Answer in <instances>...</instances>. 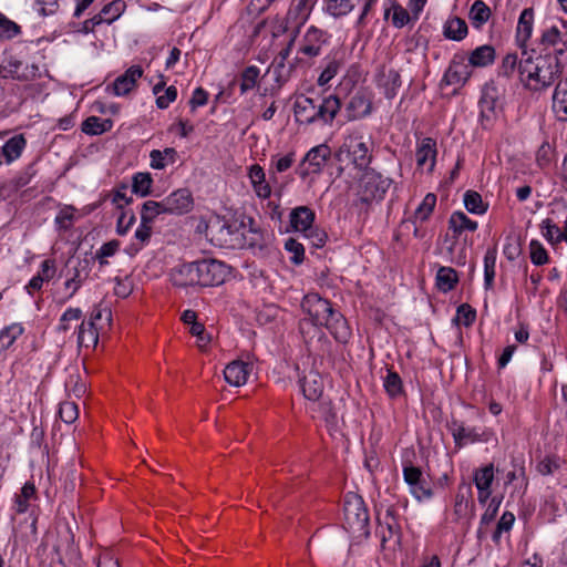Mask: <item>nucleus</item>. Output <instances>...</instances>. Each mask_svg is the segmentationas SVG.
Wrapping results in <instances>:
<instances>
[{"label":"nucleus","instance_id":"1","mask_svg":"<svg viewBox=\"0 0 567 567\" xmlns=\"http://www.w3.org/2000/svg\"><path fill=\"white\" fill-rule=\"evenodd\" d=\"M301 309L309 316L316 327H326L340 343H347L351 331L344 317L333 309L329 300L316 292L307 293L301 301Z\"/></svg>","mask_w":567,"mask_h":567},{"label":"nucleus","instance_id":"2","mask_svg":"<svg viewBox=\"0 0 567 567\" xmlns=\"http://www.w3.org/2000/svg\"><path fill=\"white\" fill-rule=\"evenodd\" d=\"M522 55L518 72L529 90H545L551 86L563 73V65L557 55L546 53L533 59L526 51H523Z\"/></svg>","mask_w":567,"mask_h":567},{"label":"nucleus","instance_id":"3","mask_svg":"<svg viewBox=\"0 0 567 567\" xmlns=\"http://www.w3.org/2000/svg\"><path fill=\"white\" fill-rule=\"evenodd\" d=\"M341 109L340 99L329 95L323 99H311L299 95L293 103V113L299 124H331Z\"/></svg>","mask_w":567,"mask_h":567},{"label":"nucleus","instance_id":"4","mask_svg":"<svg viewBox=\"0 0 567 567\" xmlns=\"http://www.w3.org/2000/svg\"><path fill=\"white\" fill-rule=\"evenodd\" d=\"M391 184L392 181L383 177L380 173L365 171L360 179L359 195L361 202L369 204L383 199Z\"/></svg>","mask_w":567,"mask_h":567},{"label":"nucleus","instance_id":"5","mask_svg":"<svg viewBox=\"0 0 567 567\" xmlns=\"http://www.w3.org/2000/svg\"><path fill=\"white\" fill-rule=\"evenodd\" d=\"M197 284L200 287H213L221 285L227 275V266L216 259H202L195 261Z\"/></svg>","mask_w":567,"mask_h":567},{"label":"nucleus","instance_id":"6","mask_svg":"<svg viewBox=\"0 0 567 567\" xmlns=\"http://www.w3.org/2000/svg\"><path fill=\"white\" fill-rule=\"evenodd\" d=\"M344 518L353 530L362 532L369 524V513L359 495H347L343 504Z\"/></svg>","mask_w":567,"mask_h":567},{"label":"nucleus","instance_id":"7","mask_svg":"<svg viewBox=\"0 0 567 567\" xmlns=\"http://www.w3.org/2000/svg\"><path fill=\"white\" fill-rule=\"evenodd\" d=\"M248 221L249 229L241 233L246 245L254 250L255 255L259 257H266L270 255L272 249V234L257 227L252 218H249Z\"/></svg>","mask_w":567,"mask_h":567},{"label":"nucleus","instance_id":"8","mask_svg":"<svg viewBox=\"0 0 567 567\" xmlns=\"http://www.w3.org/2000/svg\"><path fill=\"white\" fill-rule=\"evenodd\" d=\"M344 146H347L346 151L343 147H341L337 153L339 161H342V155L346 154V156L353 163L357 168H368L371 162V155L368 145L363 141L359 138H351L350 143L348 145L346 144Z\"/></svg>","mask_w":567,"mask_h":567},{"label":"nucleus","instance_id":"9","mask_svg":"<svg viewBox=\"0 0 567 567\" xmlns=\"http://www.w3.org/2000/svg\"><path fill=\"white\" fill-rule=\"evenodd\" d=\"M165 214L183 215L192 210L194 200L189 189L179 188L163 200Z\"/></svg>","mask_w":567,"mask_h":567},{"label":"nucleus","instance_id":"10","mask_svg":"<svg viewBox=\"0 0 567 567\" xmlns=\"http://www.w3.org/2000/svg\"><path fill=\"white\" fill-rule=\"evenodd\" d=\"M403 476L406 484L410 486L412 494L419 499L430 498L432 489L426 483L420 467L406 465L403 468Z\"/></svg>","mask_w":567,"mask_h":567},{"label":"nucleus","instance_id":"11","mask_svg":"<svg viewBox=\"0 0 567 567\" xmlns=\"http://www.w3.org/2000/svg\"><path fill=\"white\" fill-rule=\"evenodd\" d=\"M470 64L465 63L463 54H455L445 71L443 82L447 85H463L471 76Z\"/></svg>","mask_w":567,"mask_h":567},{"label":"nucleus","instance_id":"12","mask_svg":"<svg viewBox=\"0 0 567 567\" xmlns=\"http://www.w3.org/2000/svg\"><path fill=\"white\" fill-rule=\"evenodd\" d=\"M65 267V276L68 277L65 287H69L70 284H74V288L70 295V297H72L81 287L82 282L87 278L90 272V261L87 259L70 258L68 259Z\"/></svg>","mask_w":567,"mask_h":567},{"label":"nucleus","instance_id":"13","mask_svg":"<svg viewBox=\"0 0 567 567\" xmlns=\"http://www.w3.org/2000/svg\"><path fill=\"white\" fill-rule=\"evenodd\" d=\"M169 278L175 287L186 288L198 286L195 261L174 267L169 272Z\"/></svg>","mask_w":567,"mask_h":567},{"label":"nucleus","instance_id":"14","mask_svg":"<svg viewBox=\"0 0 567 567\" xmlns=\"http://www.w3.org/2000/svg\"><path fill=\"white\" fill-rule=\"evenodd\" d=\"M330 156L331 150L327 144H320L312 147L302 161V165L308 164L303 174H319Z\"/></svg>","mask_w":567,"mask_h":567},{"label":"nucleus","instance_id":"15","mask_svg":"<svg viewBox=\"0 0 567 567\" xmlns=\"http://www.w3.org/2000/svg\"><path fill=\"white\" fill-rule=\"evenodd\" d=\"M143 75V69L140 65H132L122 75L113 82V92L115 95L128 94L135 89L136 82Z\"/></svg>","mask_w":567,"mask_h":567},{"label":"nucleus","instance_id":"16","mask_svg":"<svg viewBox=\"0 0 567 567\" xmlns=\"http://www.w3.org/2000/svg\"><path fill=\"white\" fill-rule=\"evenodd\" d=\"M371 112V101L363 93H355L351 96L347 107V118L348 121H353L357 118H361L370 114Z\"/></svg>","mask_w":567,"mask_h":567},{"label":"nucleus","instance_id":"17","mask_svg":"<svg viewBox=\"0 0 567 567\" xmlns=\"http://www.w3.org/2000/svg\"><path fill=\"white\" fill-rule=\"evenodd\" d=\"M250 365L243 361H233L224 370L225 380L234 385L240 386L247 382Z\"/></svg>","mask_w":567,"mask_h":567},{"label":"nucleus","instance_id":"18","mask_svg":"<svg viewBox=\"0 0 567 567\" xmlns=\"http://www.w3.org/2000/svg\"><path fill=\"white\" fill-rule=\"evenodd\" d=\"M315 221V212L308 206H299L290 213V225L296 231L306 233Z\"/></svg>","mask_w":567,"mask_h":567},{"label":"nucleus","instance_id":"19","mask_svg":"<svg viewBox=\"0 0 567 567\" xmlns=\"http://www.w3.org/2000/svg\"><path fill=\"white\" fill-rule=\"evenodd\" d=\"M436 153L435 140L431 137L423 138L415 153L417 166L423 167L430 162L429 171L432 172L435 165Z\"/></svg>","mask_w":567,"mask_h":567},{"label":"nucleus","instance_id":"20","mask_svg":"<svg viewBox=\"0 0 567 567\" xmlns=\"http://www.w3.org/2000/svg\"><path fill=\"white\" fill-rule=\"evenodd\" d=\"M378 84L384 89V96L389 100H392L395 97L398 89L402 84L401 75L396 70L391 69L385 72L383 69L379 73Z\"/></svg>","mask_w":567,"mask_h":567},{"label":"nucleus","instance_id":"21","mask_svg":"<svg viewBox=\"0 0 567 567\" xmlns=\"http://www.w3.org/2000/svg\"><path fill=\"white\" fill-rule=\"evenodd\" d=\"M300 383L305 398L312 401L320 399L323 392V382L319 373L310 371L300 380Z\"/></svg>","mask_w":567,"mask_h":567},{"label":"nucleus","instance_id":"22","mask_svg":"<svg viewBox=\"0 0 567 567\" xmlns=\"http://www.w3.org/2000/svg\"><path fill=\"white\" fill-rule=\"evenodd\" d=\"M553 110L559 121H567V78L558 82L555 87Z\"/></svg>","mask_w":567,"mask_h":567},{"label":"nucleus","instance_id":"23","mask_svg":"<svg viewBox=\"0 0 567 567\" xmlns=\"http://www.w3.org/2000/svg\"><path fill=\"white\" fill-rule=\"evenodd\" d=\"M534 22V11L532 8H526L522 11L516 30V39L524 47L532 35Z\"/></svg>","mask_w":567,"mask_h":567},{"label":"nucleus","instance_id":"24","mask_svg":"<svg viewBox=\"0 0 567 567\" xmlns=\"http://www.w3.org/2000/svg\"><path fill=\"white\" fill-rule=\"evenodd\" d=\"M495 105H496V97L492 94H489L488 91H485L480 100V107H481V124L484 128H488L493 121L495 120Z\"/></svg>","mask_w":567,"mask_h":567},{"label":"nucleus","instance_id":"25","mask_svg":"<svg viewBox=\"0 0 567 567\" xmlns=\"http://www.w3.org/2000/svg\"><path fill=\"white\" fill-rule=\"evenodd\" d=\"M495 60V49L485 44L476 48L468 56V64L475 68H484Z\"/></svg>","mask_w":567,"mask_h":567},{"label":"nucleus","instance_id":"26","mask_svg":"<svg viewBox=\"0 0 567 567\" xmlns=\"http://www.w3.org/2000/svg\"><path fill=\"white\" fill-rule=\"evenodd\" d=\"M449 227L454 231L457 237L463 230L475 231L477 223L470 219L463 212H454L449 219Z\"/></svg>","mask_w":567,"mask_h":567},{"label":"nucleus","instance_id":"27","mask_svg":"<svg viewBox=\"0 0 567 567\" xmlns=\"http://www.w3.org/2000/svg\"><path fill=\"white\" fill-rule=\"evenodd\" d=\"M113 126V121L110 118H100L97 116H89L82 123V131L89 135H100L109 132Z\"/></svg>","mask_w":567,"mask_h":567},{"label":"nucleus","instance_id":"28","mask_svg":"<svg viewBox=\"0 0 567 567\" xmlns=\"http://www.w3.org/2000/svg\"><path fill=\"white\" fill-rule=\"evenodd\" d=\"M24 146L25 138L23 137V135L19 134L9 138L2 146V154L7 163H11L12 161L20 157Z\"/></svg>","mask_w":567,"mask_h":567},{"label":"nucleus","instance_id":"29","mask_svg":"<svg viewBox=\"0 0 567 567\" xmlns=\"http://www.w3.org/2000/svg\"><path fill=\"white\" fill-rule=\"evenodd\" d=\"M458 281L457 272L451 267H441L436 274V286L439 290L447 292L454 289Z\"/></svg>","mask_w":567,"mask_h":567},{"label":"nucleus","instance_id":"30","mask_svg":"<svg viewBox=\"0 0 567 567\" xmlns=\"http://www.w3.org/2000/svg\"><path fill=\"white\" fill-rule=\"evenodd\" d=\"M496 257V247L488 248L484 256V286L486 290L494 285Z\"/></svg>","mask_w":567,"mask_h":567},{"label":"nucleus","instance_id":"31","mask_svg":"<svg viewBox=\"0 0 567 567\" xmlns=\"http://www.w3.org/2000/svg\"><path fill=\"white\" fill-rule=\"evenodd\" d=\"M177 152L173 147H167L163 152L159 150H153L150 154L151 166L155 169H163L167 163H174L176 161Z\"/></svg>","mask_w":567,"mask_h":567},{"label":"nucleus","instance_id":"32","mask_svg":"<svg viewBox=\"0 0 567 567\" xmlns=\"http://www.w3.org/2000/svg\"><path fill=\"white\" fill-rule=\"evenodd\" d=\"M467 34V24L463 19L453 18L444 25V35L447 39L461 41Z\"/></svg>","mask_w":567,"mask_h":567},{"label":"nucleus","instance_id":"33","mask_svg":"<svg viewBox=\"0 0 567 567\" xmlns=\"http://www.w3.org/2000/svg\"><path fill=\"white\" fill-rule=\"evenodd\" d=\"M99 341V333L96 328L94 327L93 321H83L80 326L78 333V342L80 346L90 347L91 344L95 347Z\"/></svg>","mask_w":567,"mask_h":567},{"label":"nucleus","instance_id":"34","mask_svg":"<svg viewBox=\"0 0 567 567\" xmlns=\"http://www.w3.org/2000/svg\"><path fill=\"white\" fill-rule=\"evenodd\" d=\"M23 333L20 323H12L0 331V353L9 349L13 342Z\"/></svg>","mask_w":567,"mask_h":567},{"label":"nucleus","instance_id":"35","mask_svg":"<svg viewBox=\"0 0 567 567\" xmlns=\"http://www.w3.org/2000/svg\"><path fill=\"white\" fill-rule=\"evenodd\" d=\"M161 214H165L163 202L146 200L142 205L141 209V221L143 224H153L155 218Z\"/></svg>","mask_w":567,"mask_h":567},{"label":"nucleus","instance_id":"36","mask_svg":"<svg viewBox=\"0 0 567 567\" xmlns=\"http://www.w3.org/2000/svg\"><path fill=\"white\" fill-rule=\"evenodd\" d=\"M259 73L260 70L256 65H249L243 70L239 80L240 94H246L256 86Z\"/></svg>","mask_w":567,"mask_h":567},{"label":"nucleus","instance_id":"37","mask_svg":"<svg viewBox=\"0 0 567 567\" xmlns=\"http://www.w3.org/2000/svg\"><path fill=\"white\" fill-rule=\"evenodd\" d=\"M491 9L482 0H476L471 8L470 16L475 28L482 27L491 17Z\"/></svg>","mask_w":567,"mask_h":567},{"label":"nucleus","instance_id":"38","mask_svg":"<svg viewBox=\"0 0 567 567\" xmlns=\"http://www.w3.org/2000/svg\"><path fill=\"white\" fill-rule=\"evenodd\" d=\"M153 179L150 173H136L132 178V192L142 197L151 194Z\"/></svg>","mask_w":567,"mask_h":567},{"label":"nucleus","instance_id":"39","mask_svg":"<svg viewBox=\"0 0 567 567\" xmlns=\"http://www.w3.org/2000/svg\"><path fill=\"white\" fill-rule=\"evenodd\" d=\"M465 208L472 214H484L487 210V204L482 199L481 194L475 190H467L464 194Z\"/></svg>","mask_w":567,"mask_h":567},{"label":"nucleus","instance_id":"40","mask_svg":"<svg viewBox=\"0 0 567 567\" xmlns=\"http://www.w3.org/2000/svg\"><path fill=\"white\" fill-rule=\"evenodd\" d=\"M494 481V465L492 463L475 471L474 483L477 489H488Z\"/></svg>","mask_w":567,"mask_h":567},{"label":"nucleus","instance_id":"41","mask_svg":"<svg viewBox=\"0 0 567 567\" xmlns=\"http://www.w3.org/2000/svg\"><path fill=\"white\" fill-rule=\"evenodd\" d=\"M453 437L455 444L460 447L468 442L473 443L481 440V435L474 429L465 427L463 425H458L453 429Z\"/></svg>","mask_w":567,"mask_h":567},{"label":"nucleus","instance_id":"42","mask_svg":"<svg viewBox=\"0 0 567 567\" xmlns=\"http://www.w3.org/2000/svg\"><path fill=\"white\" fill-rule=\"evenodd\" d=\"M384 389L391 398H395L402 393V380L400 375L392 370L388 369L386 377L383 381Z\"/></svg>","mask_w":567,"mask_h":567},{"label":"nucleus","instance_id":"43","mask_svg":"<svg viewBox=\"0 0 567 567\" xmlns=\"http://www.w3.org/2000/svg\"><path fill=\"white\" fill-rule=\"evenodd\" d=\"M436 204V196L432 193H429L422 200V203L419 205L417 209L415 210V218L420 221H425L432 214L434 207Z\"/></svg>","mask_w":567,"mask_h":567},{"label":"nucleus","instance_id":"44","mask_svg":"<svg viewBox=\"0 0 567 567\" xmlns=\"http://www.w3.org/2000/svg\"><path fill=\"white\" fill-rule=\"evenodd\" d=\"M315 2L316 0H295L292 8L289 10V16L297 20L305 21Z\"/></svg>","mask_w":567,"mask_h":567},{"label":"nucleus","instance_id":"45","mask_svg":"<svg viewBox=\"0 0 567 567\" xmlns=\"http://www.w3.org/2000/svg\"><path fill=\"white\" fill-rule=\"evenodd\" d=\"M542 229H543L544 237L550 244H558V243L563 241V238L559 237V235H563V231L556 224L553 223L551 219L547 218V219L543 220Z\"/></svg>","mask_w":567,"mask_h":567},{"label":"nucleus","instance_id":"46","mask_svg":"<svg viewBox=\"0 0 567 567\" xmlns=\"http://www.w3.org/2000/svg\"><path fill=\"white\" fill-rule=\"evenodd\" d=\"M529 249L530 260L534 265L542 266L548 261V254L538 240L533 239L529 244Z\"/></svg>","mask_w":567,"mask_h":567},{"label":"nucleus","instance_id":"47","mask_svg":"<svg viewBox=\"0 0 567 567\" xmlns=\"http://www.w3.org/2000/svg\"><path fill=\"white\" fill-rule=\"evenodd\" d=\"M353 8L350 0H328L327 11L333 17H341L349 13Z\"/></svg>","mask_w":567,"mask_h":567},{"label":"nucleus","instance_id":"48","mask_svg":"<svg viewBox=\"0 0 567 567\" xmlns=\"http://www.w3.org/2000/svg\"><path fill=\"white\" fill-rule=\"evenodd\" d=\"M286 250L292 254L290 260L295 265H300L305 259V247L295 238L287 239L285 244Z\"/></svg>","mask_w":567,"mask_h":567},{"label":"nucleus","instance_id":"49","mask_svg":"<svg viewBox=\"0 0 567 567\" xmlns=\"http://www.w3.org/2000/svg\"><path fill=\"white\" fill-rule=\"evenodd\" d=\"M60 419L66 423H73L79 416L78 405L74 402H62L59 408Z\"/></svg>","mask_w":567,"mask_h":567},{"label":"nucleus","instance_id":"50","mask_svg":"<svg viewBox=\"0 0 567 567\" xmlns=\"http://www.w3.org/2000/svg\"><path fill=\"white\" fill-rule=\"evenodd\" d=\"M124 8L122 0H114L102 8V17H109L107 23H112L122 14Z\"/></svg>","mask_w":567,"mask_h":567},{"label":"nucleus","instance_id":"51","mask_svg":"<svg viewBox=\"0 0 567 567\" xmlns=\"http://www.w3.org/2000/svg\"><path fill=\"white\" fill-rule=\"evenodd\" d=\"M393 17L392 23L395 28H403L410 20L411 17L404 8H402L396 1L392 2Z\"/></svg>","mask_w":567,"mask_h":567},{"label":"nucleus","instance_id":"52","mask_svg":"<svg viewBox=\"0 0 567 567\" xmlns=\"http://www.w3.org/2000/svg\"><path fill=\"white\" fill-rule=\"evenodd\" d=\"M118 247H120V241L116 239L103 244L102 247L96 252V258L100 260V265L103 266V265L107 264L105 258L112 257L117 251Z\"/></svg>","mask_w":567,"mask_h":567},{"label":"nucleus","instance_id":"53","mask_svg":"<svg viewBox=\"0 0 567 567\" xmlns=\"http://www.w3.org/2000/svg\"><path fill=\"white\" fill-rule=\"evenodd\" d=\"M476 318V311L468 303H462L457 308V319L465 326L470 327Z\"/></svg>","mask_w":567,"mask_h":567},{"label":"nucleus","instance_id":"54","mask_svg":"<svg viewBox=\"0 0 567 567\" xmlns=\"http://www.w3.org/2000/svg\"><path fill=\"white\" fill-rule=\"evenodd\" d=\"M498 507H499V502H496L495 498H492L487 509L485 511V513L481 517V527L478 529V538L482 537V528H483V526L484 525H488L496 517Z\"/></svg>","mask_w":567,"mask_h":567},{"label":"nucleus","instance_id":"55","mask_svg":"<svg viewBox=\"0 0 567 567\" xmlns=\"http://www.w3.org/2000/svg\"><path fill=\"white\" fill-rule=\"evenodd\" d=\"M305 236L310 240L315 248L323 247L328 238L326 231L315 227H311L309 230H307Z\"/></svg>","mask_w":567,"mask_h":567},{"label":"nucleus","instance_id":"56","mask_svg":"<svg viewBox=\"0 0 567 567\" xmlns=\"http://www.w3.org/2000/svg\"><path fill=\"white\" fill-rule=\"evenodd\" d=\"M561 34L557 27H551L545 30L540 38V43L543 45H557L561 41Z\"/></svg>","mask_w":567,"mask_h":567},{"label":"nucleus","instance_id":"57","mask_svg":"<svg viewBox=\"0 0 567 567\" xmlns=\"http://www.w3.org/2000/svg\"><path fill=\"white\" fill-rule=\"evenodd\" d=\"M177 97V89L173 85L168 86L165 90V93L163 95L157 96L156 99V105L158 109H167L168 105L174 102Z\"/></svg>","mask_w":567,"mask_h":567},{"label":"nucleus","instance_id":"58","mask_svg":"<svg viewBox=\"0 0 567 567\" xmlns=\"http://www.w3.org/2000/svg\"><path fill=\"white\" fill-rule=\"evenodd\" d=\"M81 317H82L81 309L69 308L61 317L59 330L63 331V332L68 331L69 330L68 322H70L71 320H79V319H81Z\"/></svg>","mask_w":567,"mask_h":567},{"label":"nucleus","instance_id":"59","mask_svg":"<svg viewBox=\"0 0 567 567\" xmlns=\"http://www.w3.org/2000/svg\"><path fill=\"white\" fill-rule=\"evenodd\" d=\"M516 66H517V55L516 54H507L502 61V65L499 68V74L504 75L506 78H509L514 73Z\"/></svg>","mask_w":567,"mask_h":567},{"label":"nucleus","instance_id":"60","mask_svg":"<svg viewBox=\"0 0 567 567\" xmlns=\"http://www.w3.org/2000/svg\"><path fill=\"white\" fill-rule=\"evenodd\" d=\"M136 217L133 212L127 216V212H122L117 219V233L118 235H125L130 227L135 223Z\"/></svg>","mask_w":567,"mask_h":567},{"label":"nucleus","instance_id":"61","mask_svg":"<svg viewBox=\"0 0 567 567\" xmlns=\"http://www.w3.org/2000/svg\"><path fill=\"white\" fill-rule=\"evenodd\" d=\"M208 100V93L203 87H197L193 92V96L189 101V104L193 110H195L198 106H203L207 103Z\"/></svg>","mask_w":567,"mask_h":567},{"label":"nucleus","instance_id":"62","mask_svg":"<svg viewBox=\"0 0 567 567\" xmlns=\"http://www.w3.org/2000/svg\"><path fill=\"white\" fill-rule=\"evenodd\" d=\"M189 332L193 336L197 337L198 341L204 344H206L210 341L209 336L205 332V327L197 321H195V322H193V324H190Z\"/></svg>","mask_w":567,"mask_h":567},{"label":"nucleus","instance_id":"63","mask_svg":"<svg viewBox=\"0 0 567 567\" xmlns=\"http://www.w3.org/2000/svg\"><path fill=\"white\" fill-rule=\"evenodd\" d=\"M55 274L54 262L50 259L44 260L41 264V270L38 276L43 279V281H49Z\"/></svg>","mask_w":567,"mask_h":567},{"label":"nucleus","instance_id":"64","mask_svg":"<svg viewBox=\"0 0 567 567\" xmlns=\"http://www.w3.org/2000/svg\"><path fill=\"white\" fill-rule=\"evenodd\" d=\"M323 35H324V33L321 30H319V29H317L315 27H311L307 31L303 40H305V42L316 43V44H320L321 45L326 41L323 39Z\"/></svg>","mask_w":567,"mask_h":567}]
</instances>
